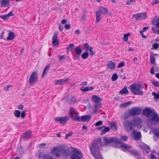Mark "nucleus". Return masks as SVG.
<instances>
[{
	"mask_svg": "<svg viewBox=\"0 0 159 159\" xmlns=\"http://www.w3.org/2000/svg\"><path fill=\"white\" fill-rule=\"evenodd\" d=\"M102 100V98L96 95H93L92 97V101L95 103H99Z\"/></svg>",
	"mask_w": 159,
	"mask_h": 159,
	"instance_id": "obj_20",
	"label": "nucleus"
},
{
	"mask_svg": "<svg viewBox=\"0 0 159 159\" xmlns=\"http://www.w3.org/2000/svg\"><path fill=\"white\" fill-rule=\"evenodd\" d=\"M57 33H55L52 38V45L53 46H57L59 44V40L57 39Z\"/></svg>",
	"mask_w": 159,
	"mask_h": 159,
	"instance_id": "obj_16",
	"label": "nucleus"
},
{
	"mask_svg": "<svg viewBox=\"0 0 159 159\" xmlns=\"http://www.w3.org/2000/svg\"><path fill=\"white\" fill-rule=\"evenodd\" d=\"M125 64L124 61H122L119 63L118 64L117 68H120L124 66H125Z\"/></svg>",
	"mask_w": 159,
	"mask_h": 159,
	"instance_id": "obj_40",
	"label": "nucleus"
},
{
	"mask_svg": "<svg viewBox=\"0 0 159 159\" xmlns=\"http://www.w3.org/2000/svg\"><path fill=\"white\" fill-rule=\"evenodd\" d=\"M102 121L101 120H100V121H98L95 124V125L96 126H99V125H101L102 124Z\"/></svg>",
	"mask_w": 159,
	"mask_h": 159,
	"instance_id": "obj_50",
	"label": "nucleus"
},
{
	"mask_svg": "<svg viewBox=\"0 0 159 159\" xmlns=\"http://www.w3.org/2000/svg\"><path fill=\"white\" fill-rule=\"evenodd\" d=\"M103 140L104 143H102L101 138L98 139L93 141L92 145L89 147L91 153L96 159H103L99 151L101 149L102 147L112 143L120 145L121 149L123 151L129 152L135 156L139 155L137 151L131 150V146L121 143L120 140L116 138L104 137Z\"/></svg>",
	"mask_w": 159,
	"mask_h": 159,
	"instance_id": "obj_1",
	"label": "nucleus"
},
{
	"mask_svg": "<svg viewBox=\"0 0 159 159\" xmlns=\"http://www.w3.org/2000/svg\"><path fill=\"white\" fill-rule=\"evenodd\" d=\"M98 109L95 107L94 109V113L95 114H96L98 111Z\"/></svg>",
	"mask_w": 159,
	"mask_h": 159,
	"instance_id": "obj_62",
	"label": "nucleus"
},
{
	"mask_svg": "<svg viewBox=\"0 0 159 159\" xmlns=\"http://www.w3.org/2000/svg\"><path fill=\"white\" fill-rule=\"evenodd\" d=\"M146 30H141L140 32V33L141 34L142 36L144 38H147V35H145L144 33L145 32Z\"/></svg>",
	"mask_w": 159,
	"mask_h": 159,
	"instance_id": "obj_41",
	"label": "nucleus"
},
{
	"mask_svg": "<svg viewBox=\"0 0 159 159\" xmlns=\"http://www.w3.org/2000/svg\"><path fill=\"white\" fill-rule=\"evenodd\" d=\"M97 11L99 12L100 14L102 13L103 14H106L108 13V10L107 8L104 7H101L99 8V10Z\"/></svg>",
	"mask_w": 159,
	"mask_h": 159,
	"instance_id": "obj_21",
	"label": "nucleus"
},
{
	"mask_svg": "<svg viewBox=\"0 0 159 159\" xmlns=\"http://www.w3.org/2000/svg\"><path fill=\"white\" fill-rule=\"evenodd\" d=\"M73 134L72 132H70L69 133H68L66 134V138H68L69 137H70Z\"/></svg>",
	"mask_w": 159,
	"mask_h": 159,
	"instance_id": "obj_53",
	"label": "nucleus"
},
{
	"mask_svg": "<svg viewBox=\"0 0 159 159\" xmlns=\"http://www.w3.org/2000/svg\"><path fill=\"white\" fill-rule=\"evenodd\" d=\"M43 159H53V158L50 155H46L44 156Z\"/></svg>",
	"mask_w": 159,
	"mask_h": 159,
	"instance_id": "obj_44",
	"label": "nucleus"
},
{
	"mask_svg": "<svg viewBox=\"0 0 159 159\" xmlns=\"http://www.w3.org/2000/svg\"><path fill=\"white\" fill-rule=\"evenodd\" d=\"M139 147L143 149L144 153L146 152L147 154H148L150 151V147L143 143H140Z\"/></svg>",
	"mask_w": 159,
	"mask_h": 159,
	"instance_id": "obj_14",
	"label": "nucleus"
},
{
	"mask_svg": "<svg viewBox=\"0 0 159 159\" xmlns=\"http://www.w3.org/2000/svg\"><path fill=\"white\" fill-rule=\"evenodd\" d=\"M25 111H23L21 113V117L22 119H24L26 116Z\"/></svg>",
	"mask_w": 159,
	"mask_h": 159,
	"instance_id": "obj_47",
	"label": "nucleus"
},
{
	"mask_svg": "<svg viewBox=\"0 0 159 159\" xmlns=\"http://www.w3.org/2000/svg\"><path fill=\"white\" fill-rule=\"evenodd\" d=\"M50 68V66L48 65L45 67L44 68L42 75V77L43 78L44 77L45 75L47 73V71L49 70V69Z\"/></svg>",
	"mask_w": 159,
	"mask_h": 159,
	"instance_id": "obj_29",
	"label": "nucleus"
},
{
	"mask_svg": "<svg viewBox=\"0 0 159 159\" xmlns=\"http://www.w3.org/2000/svg\"><path fill=\"white\" fill-rule=\"evenodd\" d=\"M87 83V82L86 81L83 82L81 83V85H86Z\"/></svg>",
	"mask_w": 159,
	"mask_h": 159,
	"instance_id": "obj_63",
	"label": "nucleus"
},
{
	"mask_svg": "<svg viewBox=\"0 0 159 159\" xmlns=\"http://www.w3.org/2000/svg\"><path fill=\"white\" fill-rule=\"evenodd\" d=\"M4 32L3 31L2 32V33L0 34V38L3 39H4V36H3V34H4Z\"/></svg>",
	"mask_w": 159,
	"mask_h": 159,
	"instance_id": "obj_59",
	"label": "nucleus"
},
{
	"mask_svg": "<svg viewBox=\"0 0 159 159\" xmlns=\"http://www.w3.org/2000/svg\"><path fill=\"white\" fill-rule=\"evenodd\" d=\"M74 45L72 43L70 44L69 46L67 48V50L68 51H72L74 47Z\"/></svg>",
	"mask_w": 159,
	"mask_h": 159,
	"instance_id": "obj_39",
	"label": "nucleus"
},
{
	"mask_svg": "<svg viewBox=\"0 0 159 159\" xmlns=\"http://www.w3.org/2000/svg\"><path fill=\"white\" fill-rule=\"evenodd\" d=\"M132 103V101H129L124 103H122L120 105V108H123L128 107L131 105Z\"/></svg>",
	"mask_w": 159,
	"mask_h": 159,
	"instance_id": "obj_27",
	"label": "nucleus"
},
{
	"mask_svg": "<svg viewBox=\"0 0 159 159\" xmlns=\"http://www.w3.org/2000/svg\"><path fill=\"white\" fill-rule=\"evenodd\" d=\"M80 89L81 90L84 92H87L93 90L94 88L93 86L82 87L80 88Z\"/></svg>",
	"mask_w": 159,
	"mask_h": 159,
	"instance_id": "obj_23",
	"label": "nucleus"
},
{
	"mask_svg": "<svg viewBox=\"0 0 159 159\" xmlns=\"http://www.w3.org/2000/svg\"><path fill=\"white\" fill-rule=\"evenodd\" d=\"M16 37L15 34L12 31H9L7 34V37L6 40L7 41L14 39Z\"/></svg>",
	"mask_w": 159,
	"mask_h": 159,
	"instance_id": "obj_15",
	"label": "nucleus"
},
{
	"mask_svg": "<svg viewBox=\"0 0 159 159\" xmlns=\"http://www.w3.org/2000/svg\"><path fill=\"white\" fill-rule=\"evenodd\" d=\"M69 79H63L59 80H56L54 82L55 85H61L66 84L69 80Z\"/></svg>",
	"mask_w": 159,
	"mask_h": 159,
	"instance_id": "obj_17",
	"label": "nucleus"
},
{
	"mask_svg": "<svg viewBox=\"0 0 159 159\" xmlns=\"http://www.w3.org/2000/svg\"><path fill=\"white\" fill-rule=\"evenodd\" d=\"M101 14L99 12L97 11L96 12V23H98L100 22L101 19Z\"/></svg>",
	"mask_w": 159,
	"mask_h": 159,
	"instance_id": "obj_28",
	"label": "nucleus"
},
{
	"mask_svg": "<svg viewBox=\"0 0 159 159\" xmlns=\"http://www.w3.org/2000/svg\"><path fill=\"white\" fill-rule=\"evenodd\" d=\"M107 66V68L112 70H114L116 67L115 64L111 61H108Z\"/></svg>",
	"mask_w": 159,
	"mask_h": 159,
	"instance_id": "obj_19",
	"label": "nucleus"
},
{
	"mask_svg": "<svg viewBox=\"0 0 159 159\" xmlns=\"http://www.w3.org/2000/svg\"><path fill=\"white\" fill-rule=\"evenodd\" d=\"M118 76L116 73H115L112 75L111 79L112 81H115L118 78Z\"/></svg>",
	"mask_w": 159,
	"mask_h": 159,
	"instance_id": "obj_37",
	"label": "nucleus"
},
{
	"mask_svg": "<svg viewBox=\"0 0 159 159\" xmlns=\"http://www.w3.org/2000/svg\"><path fill=\"white\" fill-rule=\"evenodd\" d=\"M130 34L129 33L124 34L123 38V41L124 42L127 41L128 40V37L130 36Z\"/></svg>",
	"mask_w": 159,
	"mask_h": 159,
	"instance_id": "obj_34",
	"label": "nucleus"
},
{
	"mask_svg": "<svg viewBox=\"0 0 159 159\" xmlns=\"http://www.w3.org/2000/svg\"><path fill=\"white\" fill-rule=\"evenodd\" d=\"M152 130L156 136L159 138V129L153 128L152 129Z\"/></svg>",
	"mask_w": 159,
	"mask_h": 159,
	"instance_id": "obj_31",
	"label": "nucleus"
},
{
	"mask_svg": "<svg viewBox=\"0 0 159 159\" xmlns=\"http://www.w3.org/2000/svg\"><path fill=\"white\" fill-rule=\"evenodd\" d=\"M141 110L138 107H134L129 110V114L132 116L139 115L141 113Z\"/></svg>",
	"mask_w": 159,
	"mask_h": 159,
	"instance_id": "obj_10",
	"label": "nucleus"
},
{
	"mask_svg": "<svg viewBox=\"0 0 159 159\" xmlns=\"http://www.w3.org/2000/svg\"><path fill=\"white\" fill-rule=\"evenodd\" d=\"M10 0H2L1 2V7H6L9 6Z\"/></svg>",
	"mask_w": 159,
	"mask_h": 159,
	"instance_id": "obj_22",
	"label": "nucleus"
},
{
	"mask_svg": "<svg viewBox=\"0 0 159 159\" xmlns=\"http://www.w3.org/2000/svg\"><path fill=\"white\" fill-rule=\"evenodd\" d=\"M104 129L102 130L101 131V134H103L106 133V132H108L109 131L110 129V127H105Z\"/></svg>",
	"mask_w": 159,
	"mask_h": 159,
	"instance_id": "obj_35",
	"label": "nucleus"
},
{
	"mask_svg": "<svg viewBox=\"0 0 159 159\" xmlns=\"http://www.w3.org/2000/svg\"><path fill=\"white\" fill-rule=\"evenodd\" d=\"M143 87V85L135 83L129 87V89L131 90L133 94L139 95H142L143 92L142 90Z\"/></svg>",
	"mask_w": 159,
	"mask_h": 159,
	"instance_id": "obj_6",
	"label": "nucleus"
},
{
	"mask_svg": "<svg viewBox=\"0 0 159 159\" xmlns=\"http://www.w3.org/2000/svg\"><path fill=\"white\" fill-rule=\"evenodd\" d=\"M86 18V16L85 14L83 15L81 19L82 20H84Z\"/></svg>",
	"mask_w": 159,
	"mask_h": 159,
	"instance_id": "obj_61",
	"label": "nucleus"
},
{
	"mask_svg": "<svg viewBox=\"0 0 159 159\" xmlns=\"http://www.w3.org/2000/svg\"><path fill=\"white\" fill-rule=\"evenodd\" d=\"M151 73L152 75L154 74V66L152 67L151 69Z\"/></svg>",
	"mask_w": 159,
	"mask_h": 159,
	"instance_id": "obj_57",
	"label": "nucleus"
},
{
	"mask_svg": "<svg viewBox=\"0 0 159 159\" xmlns=\"http://www.w3.org/2000/svg\"><path fill=\"white\" fill-rule=\"evenodd\" d=\"M76 98L75 97H72L71 100V101L72 103H75L76 102Z\"/></svg>",
	"mask_w": 159,
	"mask_h": 159,
	"instance_id": "obj_56",
	"label": "nucleus"
},
{
	"mask_svg": "<svg viewBox=\"0 0 159 159\" xmlns=\"http://www.w3.org/2000/svg\"><path fill=\"white\" fill-rule=\"evenodd\" d=\"M129 93V92L128 90L127 87L126 86L123 89L119 92V93L121 95L127 94Z\"/></svg>",
	"mask_w": 159,
	"mask_h": 159,
	"instance_id": "obj_26",
	"label": "nucleus"
},
{
	"mask_svg": "<svg viewBox=\"0 0 159 159\" xmlns=\"http://www.w3.org/2000/svg\"><path fill=\"white\" fill-rule=\"evenodd\" d=\"M69 114L70 117L72 120L77 121H88L91 118L90 115L82 116L80 118L77 115V112L72 107L69 110Z\"/></svg>",
	"mask_w": 159,
	"mask_h": 159,
	"instance_id": "obj_3",
	"label": "nucleus"
},
{
	"mask_svg": "<svg viewBox=\"0 0 159 159\" xmlns=\"http://www.w3.org/2000/svg\"><path fill=\"white\" fill-rule=\"evenodd\" d=\"M20 112L18 110L15 111L14 112V116L17 118H19L20 116Z\"/></svg>",
	"mask_w": 159,
	"mask_h": 159,
	"instance_id": "obj_36",
	"label": "nucleus"
},
{
	"mask_svg": "<svg viewBox=\"0 0 159 159\" xmlns=\"http://www.w3.org/2000/svg\"><path fill=\"white\" fill-rule=\"evenodd\" d=\"M142 124L141 119L139 117H136L132 120V122L128 120L124 121L123 125L128 131L131 130L133 126L141 128L142 126Z\"/></svg>",
	"mask_w": 159,
	"mask_h": 159,
	"instance_id": "obj_2",
	"label": "nucleus"
},
{
	"mask_svg": "<svg viewBox=\"0 0 159 159\" xmlns=\"http://www.w3.org/2000/svg\"><path fill=\"white\" fill-rule=\"evenodd\" d=\"M74 51L76 54L80 55L82 52V49L80 47L78 46L75 48Z\"/></svg>",
	"mask_w": 159,
	"mask_h": 159,
	"instance_id": "obj_24",
	"label": "nucleus"
},
{
	"mask_svg": "<svg viewBox=\"0 0 159 159\" xmlns=\"http://www.w3.org/2000/svg\"><path fill=\"white\" fill-rule=\"evenodd\" d=\"M151 159H157V158L153 154H152L150 155Z\"/></svg>",
	"mask_w": 159,
	"mask_h": 159,
	"instance_id": "obj_55",
	"label": "nucleus"
},
{
	"mask_svg": "<svg viewBox=\"0 0 159 159\" xmlns=\"http://www.w3.org/2000/svg\"><path fill=\"white\" fill-rule=\"evenodd\" d=\"M69 119V117L68 116L64 117H56L55 118V120L56 122H59L60 123L65 125L67 121Z\"/></svg>",
	"mask_w": 159,
	"mask_h": 159,
	"instance_id": "obj_9",
	"label": "nucleus"
},
{
	"mask_svg": "<svg viewBox=\"0 0 159 159\" xmlns=\"http://www.w3.org/2000/svg\"><path fill=\"white\" fill-rule=\"evenodd\" d=\"M13 86V85L11 84H9L6 85L3 89L4 90L6 91H7L9 90L10 88H11Z\"/></svg>",
	"mask_w": 159,
	"mask_h": 159,
	"instance_id": "obj_43",
	"label": "nucleus"
},
{
	"mask_svg": "<svg viewBox=\"0 0 159 159\" xmlns=\"http://www.w3.org/2000/svg\"><path fill=\"white\" fill-rule=\"evenodd\" d=\"M65 57L64 55L60 56L58 57V58L60 60H62V59L64 58Z\"/></svg>",
	"mask_w": 159,
	"mask_h": 159,
	"instance_id": "obj_60",
	"label": "nucleus"
},
{
	"mask_svg": "<svg viewBox=\"0 0 159 159\" xmlns=\"http://www.w3.org/2000/svg\"><path fill=\"white\" fill-rule=\"evenodd\" d=\"M31 136V132L30 131L26 132L23 136V138L24 139L29 138Z\"/></svg>",
	"mask_w": 159,
	"mask_h": 159,
	"instance_id": "obj_30",
	"label": "nucleus"
},
{
	"mask_svg": "<svg viewBox=\"0 0 159 159\" xmlns=\"http://www.w3.org/2000/svg\"><path fill=\"white\" fill-rule=\"evenodd\" d=\"M158 3H159V2L157 0H153L152 2V4L154 5Z\"/></svg>",
	"mask_w": 159,
	"mask_h": 159,
	"instance_id": "obj_54",
	"label": "nucleus"
},
{
	"mask_svg": "<svg viewBox=\"0 0 159 159\" xmlns=\"http://www.w3.org/2000/svg\"><path fill=\"white\" fill-rule=\"evenodd\" d=\"M83 48L87 52L89 51L90 52V54L91 56H93L95 54V52L93 51V47H90L88 43H84Z\"/></svg>",
	"mask_w": 159,
	"mask_h": 159,
	"instance_id": "obj_11",
	"label": "nucleus"
},
{
	"mask_svg": "<svg viewBox=\"0 0 159 159\" xmlns=\"http://www.w3.org/2000/svg\"><path fill=\"white\" fill-rule=\"evenodd\" d=\"M14 16V15L12 12V11H11L8 14L5 15H0V18L3 19L4 20H7L10 17Z\"/></svg>",
	"mask_w": 159,
	"mask_h": 159,
	"instance_id": "obj_18",
	"label": "nucleus"
},
{
	"mask_svg": "<svg viewBox=\"0 0 159 159\" xmlns=\"http://www.w3.org/2000/svg\"><path fill=\"white\" fill-rule=\"evenodd\" d=\"M133 17L135 18L136 20H143L145 19L146 17V13H141L134 14L133 15Z\"/></svg>",
	"mask_w": 159,
	"mask_h": 159,
	"instance_id": "obj_13",
	"label": "nucleus"
},
{
	"mask_svg": "<svg viewBox=\"0 0 159 159\" xmlns=\"http://www.w3.org/2000/svg\"><path fill=\"white\" fill-rule=\"evenodd\" d=\"M143 114L148 117H151V120L152 121L159 122L158 115L153 109H150L147 108L143 110Z\"/></svg>",
	"mask_w": 159,
	"mask_h": 159,
	"instance_id": "obj_5",
	"label": "nucleus"
},
{
	"mask_svg": "<svg viewBox=\"0 0 159 159\" xmlns=\"http://www.w3.org/2000/svg\"><path fill=\"white\" fill-rule=\"evenodd\" d=\"M109 124L111 125V128L114 130H116V124L115 122H109Z\"/></svg>",
	"mask_w": 159,
	"mask_h": 159,
	"instance_id": "obj_33",
	"label": "nucleus"
},
{
	"mask_svg": "<svg viewBox=\"0 0 159 159\" xmlns=\"http://www.w3.org/2000/svg\"><path fill=\"white\" fill-rule=\"evenodd\" d=\"M159 47V44L158 43H155L153 44L152 47L153 49H157Z\"/></svg>",
	"mask_w": 159,
	"mask_h": 159,
	"instance_id": "obj_46",
	"label": "nucleus"
},
{
	"mask_svg": "<svg viewBox=\"0 0 159 159\" xmlns=\"http://www.w3.org/2000/svg\"><path fill=\"white\" fill-rule=\"evenodd\" d=\"M89 53L88 52L85 51L81 55L82 58L83 59H87L89 56Z\"/></svg>",
	"mask_w": 159,
	"mask_h": 159,
	"instance_id": "obj_32",
	"label": "nucleus"
},
{
	"mask_svg": "<svg viewBox=\"0 0 159 159\" xmlns=\"http://www.w3.org/2000/svg\"><path fill=\"white\" fill-rule=\"evenodd\" d=\"M46 146V144L45 143H42L38 145V146L40 148H43L45 147Z\"/></svg>",
	"mask_w": 159,
	"mask_h": 159,
	"instance_id": "obj_51",
	"label": "nucleus"
},
{
	"mask_svg": "<svg viewBox=\"0 0 159 159\" xmlns=\"http://www.w3.org/2000/svg\"><path fill=\"white\" fill-rule=\"evenodd\" d=\"M152 95L154 96V98L157 99L159 98V93H156L155 92H153L152 93Z\"/></svg>",
	"mask_w": 159,
	"mask_h": 159,
	"instance_id": "obj_45",
	"label": "nucleus"
},
{
	"mask_svg": "<svg viewBox=\"0 0 159 159\" xmlns=\"http://www.w3.org/2000/svg\"><path fill=\"white\" fill-rule=\"evenodd\" d=\"M96 104L95 105V107L99 109L101 108V104L100 103H96Z\"/></svg>",
	"mask_w": 159,
	"mask_h": 159,
	"instance_id": "obj_49",
	"label": "nucleus"
},
{
	"mask_svg": "<svg viewBox=\"0 0 159 159\" xmlns=\"http://www.w3.org/2000/svg\"><path fill=\"white\" fill-rule=\"evenodd\" d=\"M51 153L55 155L57 157H59L62 154L64 157H66L69 155V148L64 149L61 146L55 147L51 151Z\"/></svg>",
	"mask_w": 159,
	"mask_h": 159,
	"instance_id": "obj_4",
	"label": "nucleus"
},
{
	"mask_svg": "<svg viewBox=\"0 0 159 159\" xmlns=\"http://www.w3.org/2000/svg\"><path fill=\"white\" fill-rule=\"evenodd\" d=\"M70 25L69 24H66L65 25V28L67 30L70 29Z\"/></svg>",
	"mask_w": 159,
	"mask_h": 159,
	"instance_id": "obj_52",
	"label": "nucleus"
},
{
	"mask_svg": "<svg viewBox=\"0 0 159 159\" xmlns=\"http://www.w3.org/2000/svg\"><path fill=\"white\" fill-rule=\"evenodd\" d=\"M38 79V75L36 71L32 72L29 79V82L31 86L33 85Z\"/></svg>",
	"mask_w": 159,
	"mask_h": 159,
	"instance_id": "obj_7",
	"label": "nucleus"
},
{
	"mask_svg": "<svg viewBox=\"0 0 159 159\" xmlns=\"http://www.w3.org/2000/svg\"><path fill=\"white\" fill-rule=\"evenodd\" d=\"M150 62L151 64H153L155 63V57L153 56H151L150 57Z\"/></svg>",
	"mask_w": 159,
	"mask_h": 159,
	"instance_id": "obj_38",
	"label": "nucleus"
},
{
	"mask_svg": "<svg viewBox=\"0 0 159 159\" xmlns=\"http://www.w3.org/2000/svg\"><path fill=\"white\" fill-rule=\"evenodd\" d=\"M131 136H133L134 140H138L141 139L142 136L140 132H138L134 130H133L131 133Z\"/></svg>",
	"mask_w": 159,
	"mask_h": 159,
	"instance_id": "obj_12",
	"label": "nucleus"
},
{
	"mask_svg": "<svg viewBox=\"0 0 159 159\" xmlns=\"http://www.w3.org/2000/svg\"><path fill=\"white\" fill-rule=\"evenodd\" d=\"M152 83L155 86L159 88V82L156 81H152Z\"/></svg>",
	"mask_w": 159,
	"mask_h": 159,
	"instance_id": "obj_42",
	"label": "nucleus"
},
{
	"mask_svg": "<svg viewBox=\"0 0 159 159\" xmlns=\"http://www.w3.org/2000/svg\"><path fill=\"white\" fill-rule=\"evenodd\" d=\"M128 138L127 137L125 136H121L120 137V139L121 140L125 141H126L127 139Z\"/></svg>",
	"mask_w": 159,
	"mask_h": 159,
	"instance_id": "obj_48",
	"label": "nucleus"
},
{
	"mask_svg": "<svg viewBox=\"0 0 159 159\" xmlns=\"http://www.w3.org/2000/svg\"><path fill=\"white\" fill-rule=\"evenodd\" d=\"M23 106L22 104L19 105L17 107L18 108L19 110H21L23 109Z\"/></svg>",
	"mask_w": 159,
	"mask_h": 159,
	"instance_id": "obj_58",
	"label": "nucleus"
},
{
	"mask_svg": "<svg viewBox=\"0 0 159 159\" xmlns=\"http://www.w3.org/2000/svg\"><path fill=\"white\" fill-rule=\"evenodd\" d=\"M156 27L157 28L159 29V22L157 23L155 25Z\"/></svg>",
	"mask_w": 159,
	"mask_h": 159,
	"instance_id": "obj_64",
	"label": "nucleus"
},
{
	"mask_svg": "<svg viewBox=\"0 0 159 159\" xmlns=\"http://www.w3.org/2000/svg\"><path fill=\"white\" fill-rule=\"evenodd\" d=\"M159 22V16H156L154 17L152 20L151 23L152 24L155 25L157 23Z\"/></svg>",
	"mask_w": 159,
	"mask_h": 159,
	"instance_id": "obj_25",
	"label": "nucleus"
},
{
	"mask_svg": "<svg viewBox=\"0 0 159 159\" xmlns=\"http://www.w3.org/2000/svg\"><path fill=\"white\" fill-rule=\"evenodd\" d=\"M73 154L71 156L70 159H80L82 156V154L80 151L75 148L73 149Z\"/></svg>",
	"mask_w": 159,
	"mask_h": 159,
	"instance_id": "obj_8",
	"label": "nucleus"
}]
</instances>
